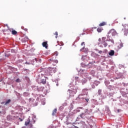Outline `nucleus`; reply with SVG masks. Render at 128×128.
<instances>
[{
  "instance_id": "nucleus-1",
  "label": "nucleus",
  "mask_w": 128,
  "mask_h": 128,
  "mask_svg": "<svg viewBox=\"0 0 128 128\" xmlns=\"http://www.w3.org/2000/svg\"><path fill=\"white\" fill-rule=\"evenodd\" d=\"M39 78L38 80L39 84H46V79L44 74H40L38 76Z\"/></svg>"
},
{
  "instance_id": "nucleus-2",
  "label": "nucleus",
  "mask_w": 128,
  "mask_h": 128,
  "mask_svg": "<svg viewBox=\"0 0 128 128\" xmlns=\"http://www.w3.org/2000/svg\"><path fill=\"white\" fill-rule=\"evenodd\" d=\"M124 28L122 29V32L124 34V36H128V24H122Z\"/></svg>"
},
{
  "instance_id": "nucleus-3",
  "label": "nucleus",
  "mask_w": 128,
  "mask_h": 128,
  "mask_svg": "<svg viewBox=\"0 0 128 128\" xmlns=\"http://www.w3.org/2000/svg\"><path fill=\"white\" fill-rule=\"evenodd\" d=\"M100 48H106L108 46V43L106 41H102V42L99 43Z\"/></svg>"
},
{
  "instance_id": "nucleus-4",
  "label": "nucleus",
  "mask_w": 128,
  "mask_h": 128,
  "mask_svg": "<svg viewBox=\"0 0 128 128\" xmlns=\"http://www.w3.org/2000/svg\"><path fill=\"white\" fill-rule=\"evenodd\" d=\"M112 34V36H114L116 34V31L114 29H111L108 32V34Z\"/></svg>"
},
{
  "instance_id": "nucleus-5",
  "label": "nucleus",
  "mask_w": 128,
  "mask_h": 128,
  "mask_svg": "<svg viewBox=\"0 0 128 128\" xmlns=\"http://www.w3.org/2000/svg\"><path fill=\"white\" fill-rule=\"evenodd\" d=\"M68 92H69V96H74V94H76V92L74 91V90H68Z\"/></svg>"
},
{
  "instance_id": "nucleus-6",
  "label": "nucleus",
  "mask_w": 128,
  "mask_h": 128,
  "mask_svg": "<svg viewBox=\"0 0 128 128\" xmlns=\"http://www.w3.org/2000/svg\"><path fill=\"white\" fill-rule=\"evenodd\" d=\"M84 76L87 78V80H92V77L90 76V74L88 73H85L84 74Z\"/></svg>"
},
{
  "instance_id": "nucleus-7",
  "label": "nucleus",
  "mask_w": 128,
  "mask_h": 128,
  "mask_svg": "<svg viewBox=\"0 0 128 128\" xmlns=\"http://www.w3.org/2000/svg\"><path fill=\"white\" fill-rule=\"evenodd\" d=\"M42 46H44V48H48V42H44L42 43Z\"/></svg>"
},
{
  "instance_id": "nucleus-8",
  "label": "nucleus",
  "mask_w": 128,
  "mask_h": 128,
  "mask_svg": "<svg viewBox=\"0 0 128 128\" xmlns=\"http://www.w3.org/2000/svg\"><path fill=\"white\" fill-rule=\"evenodd\" d=\"M109 56H114V50H111L110 52L108 53Z\"/></svg>"
},
{
  "instance_id": "nucleus-9",
  "label": "nucleus",
  "mask_w": 128,
  "mask_h": 128,
  "mask_svg": "<svg viewBox=\"0 0 128 128\" xmlns=\"http://www.w3.org/2000/svg\"><path fill=\"white\" fill-rule=\"evenodd\" d=\"M30 118H28L27 120L25 122V126H28V124H30Z\"/></svg>"
},
{
  "instance_id": "nucleus-10",
  "label": "nucleus",
  "mask_w": 128,
  "mask_h": 128,
  "mask_svg": "<svg viewBox=\"0 0 128 128\" xmlns=\"http://www.w3.org/2000/svg\"><path fill=\"white\" fill-rule=\"evenodd\" d=\"M106 26V22H102L99 24V26Z\"/></svg>"
},
{
  "instance_id": "nucleus-11",
  "label": "nucleus",
  "mask_w": 128,
  "mask_h": 128,
  "mask_svg": "<svg viewBox=\"0 0 128 128\" xmlns=\"http://www.w3.org/2000/svg\"><path fill=\"white\" fill-rule=\"evenodd\" d=\"M86 82H88V80H86V78H84L82 80L81 82L82 83V84H86Z\"/></svg>"
},
{
  "instance_id": "nucleus-12",
  "label": "nucleus",
  "mask_w": 128,
  "mask_h": 128,
  "mask_svg": "<svg viewBox=\"0 0 128 128\" xmlns=\"http://www.w3.org/2000/svg\"><path fill=\"white\" fill-rule=\"evenodd\" d=\"M28 36H26L22 39V41L24 42H28Z\"/></svg>"
},
{
  "instance_id": "nucleus-13",
  "label": "nucleus",
  "mask_w": 128,
  "mask_h": 128,
  "mask_svg": "<svg viewBox=\"0 0 128 128\" xmlns=\"http://www.w3.org/2000/svg\"><path fill=\"white\" fill-rule=\"evenodd\" d=\"M11 102H12V100H10V99H9V100H7L5 102L4 105L6 106V104H10Z\"/></svg>"
},
{
  "instance_id": "nucleus-14",
  "label": "nucleus",
  "mask_w": 128,
  "mask_h": 128,
  "mask_svg": "<svg viewBox=\"0 0 128 128\" xmlns=\"http://www.w3.org/2000/svg\"><path fill=\"white\" fill-rule=\"evenodd\" d=\"M56 110H57L56 108H55V109L53 110V112H52V116H54V115L56 114Z\"/></svg>"
},
{
  "instance_id": "nucleus-15",
  "label": "nucleus",
  "mask_w": 128,
  "mask_h": 128,
  "mask_svg": "<svg viewBox=\"0 0 128 128\" xmlns=\"http://www.w3.org/2000/svg\"><path fill=\"white\" fill-rule=\"evenodd\" d=\"M12 34H14V36L16 34H18V32L16 31L15 30H13L12 32Z\"/></svg>"
},
{
  "instance_id": "nucleus-16",
  "label": "nucleus",
  "mask_w": 128,
  "mask_h": 128,
  "mask_svg": "<svg viewBox=\"0 0 128 128\" xmlns=\"http://www.w3.org/2000/svg\"><path fill=\"white\" fill-rule=\"evenodd\" d=\"M122 46H124V44L122 43H120V45L118 46V48H122Z\"/></svg>"
},
{
  "instance_id": "nucleus-17",
  "label": "nucleus",
  "mask_w": 128,
  "mask_h": 128,
  "mask_svg": "<svg viewBox=\"0 0 128 128\" xmlns=\"http://www.w3.org/2000/svg\"><path fill=\"white\" fill-rule=\"evenodd\" d=\"M102 28H97V32H102Z\"/></svg>"
},
{
  "instance_id": "nucleus-18",
  "label": "nucleus",
  "mask_w": 128,
  "mask_h": 128,
  "mask_svg": "<svg viewBox=\"0 0 128 128\" xmlns=\"http://www.w3.org/2000/svg\"><path fill=\"white\" fill-rule=\"evenodd\" d=\"M56 69H54V68H52L51 69V72L52 73L54 72H54H56Z\"/></svg>"
},
{
  "instance_id": "nucleus-19",
  "label": "nucleus",
  "mask_w": 128,
  "mask_h": 128,
  "mask_svg": "<svg viewBox=\"0 0 128 128\" xmlns=\"http://www.w3.org/2000/svg\"><path fill=\"white\" fill-rule=\"evenodd\" d=\"M80 116L82 118H84V113H82L80 115Z\"/></svg>"
},
{
  "instance_id": "nucleus-20",
  "label": "nucleus",
  "mask_w": 128,
  "mask_h": 128,
  "mask_svg": "<svg viewBox=\"0 0 128 128\" xmlns=\"http://www.w3.org/2000/svg\"><path fill=\"white\" fill-rule=\"evenodd\" d=\"M103 54H108V50L105 49L103 51Z\"/></svg>"
},
{
  "instance_id": "nucleus-21",
  "label": "nucleus",
  "mask_w": 128,
  "mask_h": 128,
  "mask_svg": "<svg viewBox=\"0 0 128 128\" xmlns=\"http://www.w3.org/2000/svg\"><path fill=\"white\" fill-rule=\"evenodd\" d=\"M82 60H84L86 58V56H82Z\"/></svg>"
},
{
  "instance_id": "nucleus-22",
  "label": "nucleus",
  "mask_w": 128,
  "mask_h": 128,
  "mask_svg": "<svg viewBox=\"0 0 128 128\" xmlns=\"http://www.w3.org/2000/svg\"><path fill=\"white\" fill-rule=\"evenodd\" d=\"M55 36H56V38H58V32H56L55 34H54Z\"/></svg>"
},
{
  "instance_id": "nucleus-23",
  "label": "nucleus",
  "mask_w": 128,
  "mask_h": 128,
  "mask_svg": "<svg viewBox=\"0 0 128 128\" xmlns=\"http://www.w3.org/2000/svg\"><path fill=\"white\" fill-rule=\"evenodd\" d=\"M53 62H55L56 64H58V61L56 60H52Z\"/></svg>"
},
{
  "instance_id": "nucleus-24",
  "label": "nucleus",
  "mask_w": 128,
  "mask_h": 128,
  "mask_svg": "<svg viewBox=\"0 0 128 128\" xmlns=\"http://www.w3.org/2000/svg\"><path fill=\"white\" fill-rule=\"evenodd\" d=\"M16 82H20V78H17Z\"/></svg>"
},
{
  "instance_id": "nucleus-25",
  "label": "nucleus",
  "mask_w": 128,
  "mask_h": 128,
  "mask_svg": "<svg viewBox=\"0 0 128 128\" xmlns=\"http://www.w3.org/2000/svg\"><path fill=\"white\" fill-rule=\"evenodd\" d=\"M98 82H94V84H96V86H98Z\"/></svg>"
},
{
  "instance_id": "nucleus-26",
  "label": "nucleus",
  "mask_w": 128,
  "mask_h": 128,
  "mask_svg": "<svg viewBox=\"0 0 128 128\" xmlns=\"http://www.w3.org/2000/svg\"><path fill=\"white\" fill-rule=\"evenodd\" d=\"M52 60H53L52 59H49L48 60V62H50V64L51 62H53Z\"/></svg>"
},
{
  "instance_id": "nucleus-27",
  "label": "nucleus",
  "mask_w": 128,
  "mask_h": 128,
  "mask_svg": "<svg viewBox=\"0 0 128 128\" xmlns=\"http://www.w3.org/2000/svg\"><path fill=\"white\" fill-rule=\"evenodd\" d=\"M88 90L85 88L82 90L83 92H88Z\"/></svg>"
},
{
  "instance_id": "nucleus-28",
  "label": "nucleus",
  "mask_w": 128,
  "mask_h": 128,
  "mask_svg": "<svg viewBox=\"0 0 128 128\" xmlns=\"http://www.w3.org/2000/svg\"><path fill=\"white\" fill-rule=\"evenodd\" d=\"M103 53V51L102 50H100L98 52V54H102Z\"/></svg>"
},
{
  "instance_id": "nucleus-29",
  "label": "nucleus",
  "mask_w": 128,
  "mask_h": 128,
  "mask_svg": "<svg viewBox=\"0 0 128 128\" xmlns=\"http://www.w3.org/2000/svg\"><path fill=\"white\" fill-rule=\"evenodd\" d=\"M101 92H102V90H98V94H99L100 95Z\"/></svg>"
},
{
  "instance_id": "nucleus-30",
  "label": "nucleus",
  "mask_w": 128,
  "mask_h": 128,
  "mask_svg": "<svg viewBox=\"0 0 128 128\" xmlns=\"http://www.w3.org/2000/svg\"><path fill=\"white\" fill-rule=\"evenodd\" d=\"M93 128L92 124H90L88 126V128Z\"/></svg>"
},
{
  "instance_id": "nucleus-31",
  "label": "nucleus",
  "mask_w": 128,
  "mask_h": 128,
  "mask_svg": "<svg viewBox=\"0 0 128 128\" xmlns=\"http://www.w3.org/2000/svg\"><path fill=\"white\" fill-rule=\"evenodd\" d=\"M106 37H103V38H102V42H104V40H106Z\"/></svg>"
},
{
  "instance_id": "nucleus-32",
  "label": "nucleus",
  "mask_w": 128,
  "mask_h": 128,
  "mask_svg": "<svg viewBox=\"0 0 128 128\" xmlns=\"http://www.w3.org/2000/svg\"><path fill=\"white\" fill-rule=\"evenodd\" d=\"M88 112V109H86V110H84V113L85 114H86V112Z\"/></svg>"
},
{
  "instance_id": "nucleus-33",
  "label": "nucleus",
  "mask_w": 128,
  "mask_h": 128,
  "mask_svg": "<svg viewBox=\"0 0 128 128\" xmlns=\"http://www.w3.org/2000/svg\"><path fill=\"white\" fill-rule=\"evenodd\" d=\"M86 46V44H84V42H82V44H81V46Z\"/></svg>"
},
{
  "instance_id": "nucleus-34",
  "label": "nucleus",
  "mask_w": 128,
  "mask_h": 128,
  "mask_svg": "<svg viewBox=\"0 0 128 128\" xmlns=\"http://www.w3.org/2000/svg\"><path fill=\"white\" fill-rule=\"evenodd\" d=\"M84 48H81V49L80 50V52H82V50H84Z\"/></svg>"
},
{
  "instance_id": "nucleus-35",
  "label": "nucleus",
  "mask_w": 128,
  "mask_h": 128,
  "mask_svg": "<svg viewBox=\"0 0 128 128\" xmlns=\"http://www.w3.org/2000/svg\"><path fill=\"white\" fill-rule=\"evenodd\" d=\"M26 64H30V62H26Z\"/></svg>"
},
{
  "instance_id": "nucleus-36",
  "label": "nucleus",
  "mask_w": 128,
  "mask_h": 128,
  "mask_svg": "<svg viewBox=\"0 0 128 128\" xmlns=\"http://www.w3.org/2000/svg\"><path fill=\"white\" fill-rule=\"evenodd\" d=\"M30 128H32V124H30Z\"/></svg>"
},
{
  "instance_id": "nucleus-37",
  "label": "nucleus",
  "mask_w": 128,
  "mask_h": 128,
  "mask_svg": "<svg viewBox=\"0 0 128 128\" xmlns=\"http://www.w3.org/2000/svg\"><path fill=\"white\" fill-rule=\"evenodd\" d=\"M24 30H25V32H28V28H25L24 29Z\"/></svg>"
},
{
  "instance_id": "nucleus-38",
  "label": "nucleus",
  "mask_w": 128,
  "mask_h": 128,
  "mask_svg": "<svg viewBox=\"0 0 128 128\" xmlns=\"http://www.w3.org/2000/svg\"><path fill=\"white\" fill-rule=\"evenodd\" d=\"M118 78H114V80H118Z\"/></svg>"
},
{
  "instance_id": "nucleus-39",
  "label": "nucleus",
  "mask_w": 128,
  "mask_h": 128,
  "mask_svg": "<svg viewBox=\"0 0 128 128\" xmlns=\"http://www.w3.org/2000/svg\"><path fill=\"white\" fill-rule=\"evenodd\" d=\"M80 108V110H82V107H79V108Z\"/></svg>"
},
{
  "instance_id": "nucleus-40",
  "label": "nucleus",
  "mask_w": 128,
  "mask_h": 128,
  "mask_svg": "<svg viewBox=\"0 0 128 128\" xmlns=\"http://www.w3.org/2000/svg\"><path fill=\"white\" fill-rule=\"evenodd\" d=\"M98 41H99V42H102V39H101L100 38L98 39Z\"/></svg>"
},
{
  "instance_id": "nucleus-41",
  "label": "nucleus",
  "mask_w": 128,
  "mask_h": 128,
  "mask_svg": "<svg viewBox=\"0 0 128 128\" xmlns=\"http://www.w3.org/2000/svg\"><path fill=\"white\" fill-rule=\"evenodd\" d=\"M86 100L87 102H88L89 100L88 98L86 99Z\"/></svg>"
},
{
  "instance_id": "nucleus-42",
  "label": "nucleus",
  "mask_w": 128,
  "mask_h": 128,
  "mask_svg": "<svg viewBox=\"0 0 128 128\" xmlns=\"http://www.w3.org/2000/svg\"><path fill=\"white\" fill-rule=\"evenodd\" d=\"M22 30H24V27H22Z\"/></svg>"
},
{
  "instance_id": "nucleus-43",
  "label": "nucleus",
  "mask_w": 128,
  "mask_h": 128,
  "mask_svg": "<svg viewBox=\"0 0 128 128\" xmlns=\"http://www.w3.org/2000/svg\"><path fill=\"white\" fill-rule=\"evenodd\" d=\"M35 60H36V62H38V59H36V58H35Z\"/></svg>"
},
{
  "instance_id": "nucleus-44",
  "label": "nucleus",
  "mask_w": 128,
  "mask_h": 128,
  "mask_svg": "<svg viewBox=\"0 0 128 128\" xmlns=\"http://www.w3.org/2000/svg\"><path fill=\"white\" fill-rule=\"evenodd\" d=\"M96 56H100V55H98V54H96Z\"/></svg>"
},
{
  "instance_id": "nucleus-45",
  "label": "nucleus",
  "mask_w": 128,
  "mask_h": 128,
  "mask_svg": "<svg viewBox=\"0 0 128 128\" xmlns=\"http://www.w3.org/2000/svg\"><path fill=\"white\" fill-rule=\"evenodd\" d=\"M118 112H120V110H118Z\"/></svg>"
},
{
  "instance_id": "nucleus-46",
  "label": "nucleus",
  "mask_w": 128,
  "mask_h": 128,
  "mask_svg": "<svg viewBox=\"0 0 128 128\" xmlns=\"http://www.w3.org/2000/svg\"><path fill=\"white\" fill-rule=\"evenodd\" d=\"M22 128H26V126H23Z\"/></svg>"
},
{
  "instance_id": "nucleus-47",
  "label": "nucleus",
  "mask_w": 128,
  "mask_h": 128,
  "mask_svg": "<svg viewBox=\"0 0 128 128\" xmlns=\"http://www.w3.org/2000/svg\"><path fill=\"white\" fill-rule=\"evenodd\" d=\"M93 88H94V86H93Z\"/></svg>"
},
{
  "instance_id": "nucleus-48",
  "label": "nucleus",
  "mask_w": 128,
  "mask_h": 128,
  "mask_svg": "<svg viewBox=\"0 0 128 128\" xmlns=\"http://www.w3.org/2000/svg\"><path fill=\"white\" fill-rule=\"evenodd\" d=\"M93 88H94V86H93Z\"/></svg>"
},
{
  "instance_id": "nucleus-49",
  "label": "nucleus",
  "mask_w": 128,
  "mask_h": 128,
  "mask_svg": "<svg viewBox=\"0 0 128 128\" xmlns=\"http://www.w3.org/2000/svg\"><path fill=\"white\" fill-rule=\"evenodd\" d=\"M5 56H6V54H5Z\"/></svg>"
},
{
  "instance_id": "nucleus-50",
  "label": "nucleus",
  "mask_w": 128,
  "mask_h": 128,
  "mask_svg": "<svg viewBox=\"0 0 128 128\" xmlns=\"http://www.w3.org/2000/svg\"><path fill=\"white\" fill-rule=\"evenodd\" d=\"M124 20H126V18H124Z\"/></svg>"
},
{
  "instance_id": "nucleus-51",
  "label": "nucleus",
  "mask_w": 128,
  "mask_h": 128,
  "mask_svg": "<svg viewBox=\"0 0 128 128\" xmlns=\"http://www.w3.org/2000/svg\"><path fill=\"white\" fill-rule=\"evenodd\" d=\"M94 28H96V27H95Z\"/></svg>"
},
{
  "instance_id": "nucleus-52",
  "label": "nucleus",
  "mask_w": 128,
  "mask_h": 128,
  "mask_svg": "<svg viewBox=\"0 0 128 128\" xmlns=\"http://www.w3.org/2000/svg\"><path fill=\"white\" fill-rule=\"evenodd\" d=\"M82 72H84V70H82Z\"/></svg>"
}]
</instances>
